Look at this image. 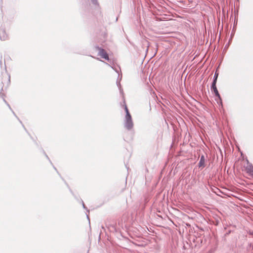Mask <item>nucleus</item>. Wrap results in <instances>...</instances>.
<instances>
[{
    "mask_svg": "<svg viewBox=\"0 0 253 253\" xmlns=\"http://www.w3.org/2000/svg\"><path fill=\"white\" fill-rule=\"evenodd\" d=\"M125 110L126 113L125 126L127 129L129 130L132 128L133 124L132 121L131 116L126 105H125Z\"/></svg>",
    "mask_w": 253,
    "mask_h": 253,
    "instance_id": "obj_1",
    "label": "nucleus"
},
{
    "mask_svg": "<svg viewBox=\"0 0 253 253\" xmlns=\"http://www.w3.org/2000/svg\"><path fill=\"white\" fill-rule=\"evenodd\" d=\"M242 170L246 171L247 173H252L253 172V167L250 164L248 160H242Z\"/></svg>",
    "mask_w": 253,
    "mask_h": 253,
    "instance_id": "obj_2",
    "label": "nucleus"
},
{
    "mask_svg": "<svg viewBox=\"0 0 253 253\" xmlns=\"http://www.w3.org/2000/svg\"><path fill=\"white\" fill-rule=\"evenodd\" d=\"M96 49L99 51L98 54L99 56L107 61L109 60V56L106 51L104 49L99 47H96Z\"/></svg>",
    "mask_w": 253,
    "mask_h": 253,
    "instance_id": "obj_3",
    "label": "nucleus"
},
{
    "mask_svg": "<svg viewBox=\"0 0 253 253\" xmlns=\"http://www.w3.org/2000/svg\"><path fill=\"white\" fill-rule=\"evenodd\" d=\"M216 83H215V82H213L212 85H211V89L215 94V95L219 98L220 101L221 100L220 94L218 91V90L217 89V87L216 86Z\"/></svg>",
    "mask_w": 253,
    "mask_h": 253,
    "instance_id": "obj_4",
    "label": "nucleus"
},
{
    "mask_svg": "<svg viewBox=\"0 0 253 253\" xmlns=\"http://www.w3.org/2000/svg\"><path fill=\"white\" fill-rule=\"evenodd\" d=\"M218 72L216 71L214 74V80H213V82H215V83H216L217 82V78H218Z\"/></svg>",
    "mask_w": 253,
    "mask_h": 253,
    "instance_id": "obj_5",
    "label": "nucleus"
},
{
    "mask_svg": "<svg viewBox=\"0 0 253 253\" xmlns=\"http://www.w3.org/2000/svg\"><path fill=\"white\" fill-rule=\"evenodd\" d=\"M204 156H202L200 161V163H199L200 166H203L204 165Z\"/></svg>",
    "mask_w": 253,
    "mask_h": 253,
    "instance_id": "obj_6",
    "label": "nucleus"
}]
</instances>
